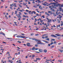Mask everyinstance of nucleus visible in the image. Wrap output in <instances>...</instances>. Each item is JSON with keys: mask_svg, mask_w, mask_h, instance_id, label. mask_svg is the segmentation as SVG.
Here are the masks:
<instances>
[{"mask_svg": "<svg viewBox=\"0 0 63 63\" xmlns=\"http://www.w3.org/2000/svg\"><path fill=\"white\" fill-rule=\"evenodd\" d=\"M35 46L36 47H38V45L37 44H35Z\"/></svg>", "mask_w": 63, "mask_h": 63, "instance_id": "7c9ffc66", "label": "nucleus"}, {"mask_svg": "<svg viewBox=\"0 0 63 63\" xmlns=\"http://www.w3.org/2000/svg\"><path fill=\"white\" fill-rule=\"evenodd\" d=\"M45 36H43L42 37V38H43V39H45Z\"/></svg>", "mask_w": 63, "mask_h": 63, "instance_id": "09e8293b", "label": "nucleus"}, {"mask_svg": "<svg viewBox=\"0 0 63 63\" xmlns=\"http://www.w3.org/2000/svg\"><path fill=\"white\" fill-rule=\"evenodd\" d=\"M57 43V42H56V41H54V44H56Z\"/></svg>", "mask_w": 63, "mask_h": 63, "instance_id": "473e14b6", "label": "nucleus"}, {"mask_svg": "<svg viewBox=\"0 0 63 63\" xmlns=\"http://www.w3.org/2000/svg\"><path fill=\"white\" fill-rule=\"evenodd\" d=\"M54 47V46H51V48H53V47Z\"/></svg>", "mask_w": 63, "mask_h": 63, "instance_id": "e433bc0d", "label": "nucleus"}, {"mask_svg": "<svg viewBox=\"0 0 63 63\" xmlns=\"http://www.w3.org/2000/svg\"><path fill=\"white\" fill-rule=\"evenodd\" d=\"M37 1L38 2H39V3H41V1H40V0H37Z\"/></svg>", "mask_w": 63, "mask_h": 63, "instance_id": "6ab92c4d", "label": "nucleus"}, {"mask_svg": "<svg viewBox=\"0 0 63 63\" xmlns=\"http://www.w3.org/2000/svg\"><path fill=\"white\" fill-rule=\"evenodd\" d=\"M45 38H48V36H46V37H45Z\"/></svg>", "mask_w": 63, "mask_h": 63, "instance_id": "0e129e2a", "label": "nucleus"}, {"mask_svg": "<svg viewBox=\"0 0 63 63\" xmlns=\"http://www.w3.org/2000/svg\"><path fill=\"white\" fill-rule=\"evenodd\" d=\"M44 52L45 53H47V50L46 49L44 50Z\"/></svg>", "mask_w": 63, "mask_h": 63, "instance_id": "f8f14e48", "label": "nucleus"}, {"mask_svg": "<svg viewBox=\"0 0 63 63\" xmlns=\"http://www.w3.org/2000/svg\"><path fill=\"white\" fill-rule=\"evenodd\" d=\"M59 10H60V11H61L62 10V8L60 7L59 8Z\"/></svg>", "mask_w": 63, "mask_h": 63, "instance_id": "dca6fc26", "label": "nucleus"}, {"mask_svg": "<svg viewBox=\"0 0 63 63\" xmlns=\"http://www.w3.org/2000/svg\"><path fill=\"white\" fill-rule=\"evenodd\" d=\"M16 37H17V38H19V35H17L16 36Z\"/></svg>", "mask_w": 63, "mask_h": 63, "instance_id": "ea45409f", "label": "nucleus"}, {"mask_svg": "<svg viewBox=\"0 0 63 63\" xmlns=\"http://www.w3.org/2000/svg\"><path fill=\"white\" fill-rule=\"evenodd\" d=\"M14 2H16V3L17 2V0H15L14 1Z\"/></svg>", "mask_w": 63, "mask_h": 63, "instance_id": "a18cd8bd", "label": "nucleus"}, {"mask_svg": "<svg viewBox=\"0 0 63 63\" xmlns=\"http://www.w3.org/2000/svg\"><path fill=\"white\" fill-rule=\"evenodd\" d=\"M54 4V2H53V3H50V4H49V5H50V4Z\"/></svg>", "mask_w": 63, "mask_h": 63, "instance_id": "a211bd4d", "label": "nucleus"}, {"mask_svg": "<svg viewBox=\"0 0 63 63\" xmlns=\"http://www.w3.org/2000/svg\"><path fill=\"white\" fill-rule=\"evenodd\" d=\"M26 12H28V11H29V10H26Z\"/></svg>", "mask_w": 63, "mask_h": 63, "instance_id": "bf43d9fd", "label": "nucleus"}, {"mask_svg": "<svg viewBox=\"0 0 63 63\" xmlns=\"http://www.w3.org/2000/svg\"><path fill=\"white\" fill-rule=\"evenodd\" d=\"M19 11H20V12H22V10H19Z\"/></svg>", "mask_w": 63, "mask_h": 63, "instance_id": "5fc2aeb1", "label": "nucleus"}, {"mask_svg": "<svg viewBox=\"0 0 63 63\" xmlns=\"http://www.w3.org/2000/svg\"><path fill=\"white\" fill-rule=\"evenodd\" d=\"M23 17H26V16L24 15H23Z\"/></svg>", "mask_w": 63, "mask_h": 63, "instance_id": "bb28decb", "label": "nucleus"}, {"mask_svg": "<svg viewBox=\"0 0 63 63\" xmlns=\"http://www.w3.org/2000/svg\"><path fill=\"white\" fill-rule=\"evenodd\" d=\"M60 7H63V4H60Z\"/></svg>", "mask_w": 63, "mask_h": 63, "instance_id": "393cba45", "label": "nucleus"}, {"mask_svg": "<svg viewBox=\"0 0 63 63\" xmlns=\"http://www.w3.org/2000/svg\"><path fill=\"white\" fill-rule=\"evenodd\" d=\"M20 19H21V17H20V18H18V20H20Z\"/></svg>", "mask_w": 63, "mask_h": 63, "instance_id": "3c124183", "label": "nucleus"}, {"mask_svg": "<svg viewBox=\"0 0 63 63\" xmlns=\"http://www.w3.org/2000/svg\"><path fill=\"white\" fill-rule=\"evenodd\" d=\"M8 62H12V60H9Z\"/></svg>", "mask_w": 63, "mask_h": 63, "instance_id": "a878e982", "label": "nucleus"}, {"mask_svg": "<svg viewBox=\"0 0 63 63\" xmlns=\"http://www.w3.org/2000/svg\"><path fill=\"white\" fill-rule=\"evenodd\" d=\"M47 41H49V39L48 38H47Z\"/></svg>", "mask_w": 63, "mask_h": 63, "instance_id": "864d4df0", "label": "nucleus"}, {"mask_svg": "<svg viewBox=\"0 0 63 63\" xmlns=\"http://www.w3.org/2000/svg\"><path fill=\"white\" fill-rule=\"evenodd\" d=\"M44 21L43 20H41L40 22L41 23H42V22H43Z\"/></svg>", "mask_w": 63, "mask_h": 63, "instance_id": "49530a36", "label": "nucleus"}, {"mask_svg": "<svg viewBox=\"0 0 63 63\" xmlns=\"http://www.w3.org/2000/svg\"><path fill=\"white\" fill-rule=\"evenodd\" d=\"M55 35H56V36H61V35L60 34H55Z\"/></svg>", "mask_w": 63, "mask_h": 63, "instance_id": "ddd939ff", "label": "nucleus"}, {"mask_svg": "<svg viewBox=\"0 0 63 63\" xmlns=\"http://www.w3.org/2000/svg\"><path fill=\"white\" fill-rule=\"evenodd\" d=\"M33 12L34 14H36V12H35L34 11H33Z\"/></svg>", "mask_w": 63, "mask_h": 63, "instance_id": "f704fd0d", "label": "nucleus"}, {"mask_svg": "<svg viewBox=\"0 0 63 63\" xmlns=\"http://www.w3.org/2000/svg\"><path fill=\"white\" fill-rule=\"evenodd\" d=\"M44 16H44V15H43V16H42V17H43V18H45Z\"/></svg>", "mask_w": 63, "mask_h": 63, "instance_id": "37998d69", "label": "nucleus"}, {"mask_svg": "<svg viewBox=\"0 0 63 63\" xmlns=\"http://www.w3.org/2000/svg\"><path fill=\"white\" fill-rule=\"evenodd\" d=\"M1 34H2V35H4V36L5 35V33L3 32H1Z\"/></svg>", "mask_w": 63, "mask_h": 63, "instance_id": "5701e85b", "label": "nucleus"}, {"mask_svg": "<svg viewBox=\"0 0 63 63\" xmlns=\"http://www.w3.org/2000/svg\"><path fill=\"white\" fill-rule=\"evenodd\" d=\"M39 50L40 52H43V51H44V50H43L41 49H39Z\"/></svg>", "mask_w": 63, "mask_h": 63, "instance_id": "6e6552de", "label": "nucleus"}, {"mask_svg": "<svg viewBox=\"0 0 63 63\" xmlns=\"http://www.w3.org/2000/svg\"><path fill=\"white\" fill-rule=\"evenodd\" d=\"M33 61H34V62H37V60H33Z\"/></svg>", "mask_w": 63, "mask_h": 63, "instance_id": "8fccbe9b", "label": "nucleus"}, {"mask_svg": "<svg viewBox=\"0 0 63 63\" xmlns=\"http://www.w3.org/2000/svg\"><path fill=\"white\" fill-rule=\"evenodd\" d=\"M3 43V44H6V43L4 42H2Z\"/></svg>", "mask_w": 63, "mask_h": 63, "instance_id": "052dcab7", "label": "nucleus"}, {"mask_svg": "<svg viewBox=\"0 0 63 63\" xmlns=\"http://www.w3.org/2000/svg\"><path fill=\"white\" fill-rule=\"evenodd\" d=\"M19 38H26H26H28L27 37H25V36H23L19 35Z\"/></svg>", "mask_w": 63, "mask_h": 63, "instance_id": "20e7f679", "label": "nucleus"}, {"mask_svg": "<svg viewBox=\"0 0 63 63\" xmlns=\"http://www.w3.org/2000/svg\"><path fill=\"white\" fill-rule=\"evenodd\" d=\"M38 29L39 28H37L36 29H35V30H38Z\"/></svg>", "mask_w": 63, "mask_h": 63, "instance_id": "69168bd1", "label": "nucleus"}, {"mask_svg": "<svg viewBox=\"0 0 63 63\" xmlns=\"http://www.w3.org/2000/svg\"><path fill=\"white\" fill-rule=\"evenodd\" d=\"M1 1L2 2H4V0H1Z\"/></svg>", "mask_w": 63, "mask_h": 63, "instance_id": "13d9d810", "label": "nucleus"}, {"mask_svg": "<svg viewBox=\"0 0 63 63\" xmlns=\"http://www.w3.org/2000/svg\"><path fill=\"white\" fill-rule=\"evenodd\" d=\"M57 20L58 22V23H60V20L57 19Z\"/></svg>", "mask_w": 63, "mask_h": 63, "instance_id": "4468645a", "label": "nucleus"}, {"mask_svg": "<svg viewBox=\"0 0 63 63\" xmlns=\"http://www.w3.org/2000/svg\"><path fill=\"white\" fill-rule=\"evenodd\" d=\"M46 18V19H47V20H48L47 22H49V23H50V22H51V21H52V20H51L49 19L47 17Z\"/></svg>", "mask_w": 63, "mask_h": 63, "instance_id": "f03ea898", "label": "nucleus"}, {"mask_svg": "<svg viewBox=\"0 0 63 63\" xmlns=\"http://www.w3.org/2000/svg\"><path fill=\"white\" fill-rule=\"evenodd\" d=\"M19 6L20 7H22V6H21V5H20V4H19Z\"/></svg>", "mask_w": 63, "mask_h": 63, "instance_id": "c03bdc74", "label": "nucleus"}, {"mask_svg": "<svg viewBox=\"0 0 63 63\" xmlns=\"http://www.w3.org/2000/svg\"><path fill=\"white\" fill-rule=\"evenodd\" d=\"M10 9H11V10H13V8H12V7H10Z\"/></svg>", "mask_w": 63, "mask_h": 63, "instance_id": "72a5a7b5", "label": "nucleus"}, {"mask_svg": "<svg viewBox=\"0 0 63 63\" xmlns=\"http://www.w3.org/2000/svg\"><path fill=\"white\" fill-rule=\"evenodd\" d=\"M36 60H41L39 58H36Z\"/></svg>", "mask_w": 63, "mask_h": 63, "instance_id": "f3484780", "label": "nucleus"}, {"mask_svg": "<svg viewBox=\"0 0 63 63\" xmlns=\"http://www.w3.org/2000/svg\"><path fill=\"white\" fill-rule=\"evenodd\" d=\"M56 14L57 15H58V12H56Z\"/></svg>", "mask_w": 63, "mask_h": 63, "instance_id": "4c0bfd02", "label": "nucleus"}, {"mask_svg": "<svg viewBox=\"0 0 63 63\" xmlns=\"http://www.w3.org/2000/svg\"><path fill=\"white\" fill-rule=\"evenodd\" d=\"M45 14H46V15H47V12H46L45 13Z\"/></svg>", "mask_w": 63, "mask_h": 63, "instance_id": "603ef678", "label": "nucleus"}, {"mask_svg": "<svg viewBox=\"0 0 63 63\" xmlns=\"http://www.w3.org/2000/svg\"><path fill=\"white\" fill-rule=\"evenodd\" d=\"M6 39H8V40H10V39H12V38H6Z\"/></svg>", "mask_w": 63, "mask_h": 63, "instance_id": "b1692460", "label": "nucleus"}, {"mask_svg": "<svg viewBox=\"0 0 63 63\" xmlns=\"http://www.w3.org/2000/svg\"><path fill=\"white\" fill-rule=\"evenodd\" d=\"M15 12H16V13H15V14H17V11H15Z\"/></svg>", "mask_w": 63, "mask_h": 63, "instance_id": "4d7b16f0", "label": "nucleus"}, {"mask_svg": "<svg viewBox=\"0 0 63 63\" xmlns=\"http://www.w3.org/2000/svg\"><path fill=\"white\" fill-rule=\"evenodd\" d=\"M51 36L52 37H55V38H57V36L55 35L52 34L51 35Z\"/></svg>", "mask_w": 63, "mask_h": 63, "instance_id": "39448f33", "label": "nucleus"}, {"mask_svg": "<svg viewBox=\"0 0 63 63\" xmlns=\"http://www.w3.org/2000/svg\"><path fill=\"white\" fill-rule=\"evenodd\" d=\"M57 6H60V4H58L57 5Z\"/></svg>", "mask_w": 63, "mask_h": 63, "instance_id": "c756f323", "label": "nucleus"}, {"mask_svg": "<svg viewBox=\"0 0 63 63\" xmlns=\"http://www.w3.org/2000/svg\"><path fill=\"white\" fill-rule=\"evenodd\" d=\"M59 18L60 19L62 17V16H61L60 15H59Z\"/></svg>", "mask_w": 63, "mask_h": 63, "instance_id": "9d476101", "label": "nucleus"}, {"mask_svg": "<svg viewBox=\"0 0 63 63\" xmlns=\"http://www.w3.org/2000/svg\"><path fill=\"white\" fill-rule=\"evenodd\" d=\"M51 40L53 41H55V39H52Z\"/></svg>", "mask_w": 63, "mask_h": 63, "instance_id": "58836bf2", "label": "nucleus"}, {"mask_svg": "<svg viewBox=\"0 0 63 63\" xmlns=\"http://www.w3.org/2000/svg\"><path fill=\"white\" fill-rule=\"evenodd\" d=\"M43 5H44V6H47V4H45V3H42Z\"/></svg>", "mask_w": 63, "mask_h": 63, "instance_id": "4be33fe9", "label": "nucleus"}, {"mask_svg": "<svg viewBox=\"0 0 63 63\" xmlns=\"http://www.w3.org/2000/svg\"><path fill=\"white\" fill-rule=\"evenodd\" d=\"M42 13H44V12L43 11H42V12H40V14H42Z\"/></svg>", "mask_w": 63, "mask_h": 63, "instance_id": "79ce46f5", "label": "nucleus"}, {"mask_svg": "<svg viewBox=\"0 0 63 63\" xmlns=\"http://www.w3.org/2000/svg\"><path fill=\"white\" fill-rule=\"evenodd\" d=\"M51 7L53 8H56V5L53 4L52 5Z\"/></svg>", "mask_w": 63, "mask_h": 63, "instance_id": "7ed1b4c3", "label": "nucleus"}, {"mask_svg": "<svg viewBox=\"0 0 63 63\" xmlns=\"http://www.w3.org/2000/svg\"><path fill=\"white\" fill-rule=\"evenodd\" d=\"M48 13L49 14H50L51 15V14H52V12L50 11H48Z\"/></svg>", "mask_w": 63, "mask_h": 63, "instance_id": "0eeeda50", "label": "nucleus"}, {"mask_svg": "<svg viewBox=\"0 0 63 63\" xmlns=\"http://www.w3.org/2000/svg\"><path fill=\"white\" fill-rule=\"evenodd\" d=\"M18 43H21V42H20L19 41H18Z\"/></svg>", "mask_w": 63, "mask_h": 63, "instance_id": "680f3d73", "label": "nucleus"}, {"mask_svg": "<svg viewBox=\"0 0 63 63\" xmlns=\"http://www.w3.org/2000/svg\"><path fill=\"white\" fill-rule=\"evenodd\" d=\"M38 35H39V34H35V36H38Z\"/></svg>", "mask_w": 63, "mask_h": 63, "instance_id": "338daca9", "label": "nucleus"}, {"mask_svg": "<svg viewBox=\"0 0 63 63\" xmlns=\"http://www.w3.org/2000/svg\"><path fill=\"white\" fill-rule=\"evenodd\" d=\"M29 14H31V11H30L28 12Z\"/></svg>", "mask_w": 63, "mask_h": 63, "instance_id": "cd10ccee", "label": "nucleus"}, {"mask_svg": "<svg viewBox=\"0 0 63 63\" xmlns=\"http://www.w3.org/2000/svg\"><path fill=\"white\" fill-rule=\"evenodd\" d=\"M31 36H32L33 35H34V33H32L31 34Z\"/></svg>", "mask_w": 63, "mask_h": 63, "instance_id": "a19ab883", "label": "nucleus"}, {"mask_svg": "<svg viewBox=\"0 0 63 63\" xmlns=\"http://www.w3.org/2000/svg\"><path fill=\"white\" fill-rule=\"evenodd\" d=\"M14 5H16V3H13L10 5V6L11 7H13L14 6Z\"/></svg>", "mask_w": 63, "mask_h": 63, "instance_id": "423d86ee", "label": "nucleus"}, {"mask_svg": "<svg viewBox=\"0 0 63 63\" xmlns=\"http://www.w3.org/2000/svg\"><path fill=\"white\" fill-rule=\"evenodd\" d=\"M61 38H60L59 37V38H58V40H60Z\"/></svg>", "mask_w": 63, "mask_h": 63, "instance_id": "e2e57ef3", "label": "nucleus"}, {"mask_svg": "<svg viewBox=\"0 0 63 63\" xmlns=\"http://www.w3.org/2000/svg\"><path fill=\"white\" fill-rule=\"evenodd\" d=\"M45 43H47V44H48V43H49V42H47V41H46L45 42Z\"/></svg>", "mask_w": 63, "mask_h": 63, "instance_id": "de8ad7c7", "label": "nucleus"}, {"mask_svg": "<svg viewBox=\"0 0 63 63\" xmlns=\"http://www.w3.org/2000/svg\"><path fill=\"white\" fill-rule=\"evenodd\" d=\"M27 46H28L29 47H32L31 45H27Z\"/></svg>", "mask_w": 63, "mask_h": 63, "instance_id": "c9c22d12", "label": "nucleus"}, {"mask_svg": "<svg viewBox=\"0 0 63 63\" xmlns=\"http://www.w3.org/2000/svg\"><path fill=\"white\" fill-rule=\"evenodd\" d=\"M39 9H40L41 10H43V9L42 8V6H39Z\"/></svg>", "mask_w": 63, "mask_h": 63, "instance_id": "9b49d317", "label": "nucleus"}, {"mask_svg": "<svg viewBox=\"0 0 63 63\" xmlns=\"http://www.w3.org/2000/svg\"><path fill=\"white\" fill-rule=\"evenodd\" d=\"M48 1L49 2H52V0H49Z\"/></svg>", "mask_w": 63, "mask_h": 63, "instance_id": "2f4dec72", "label": "nucleus"}, {"mask_svg": "<svg viewBox=\"0 0 63 63\" xmlns=\"http://www.w3.org/2000/svg\"><path fill=\"white\" fill-rule=\"evenodd\" d=\"M35 47H33L32 48V50H35Z\"/></svg>", "mask_w": 63, "mask_h": 63, "instance_id": "2eb2a0df", "label": "nucleus"}, {"mask_svg": "<svg viewBox=\"0 0 63 63\" xmlns=\"http://www.w3.org/2000/svg\"><path fill=\"white\" fill-rule=\"evenodd\" d=\"M32 58H33V57H34L35 56V55H32Z\"/></svg>", "mask_w": 63, "mask_h": 63, "instance_id": "412c9836", "label": "nucleus"}, {"mask_svg": "<svg viewBox=\"0 0 63 63\" xmlns=\"http://www.w3.org/2000/svg\"><path fill=\"white\" fill-rule=\"evenodd\" d=\"M23 5H26V3L25 4V3H23Z\"/></svg>", "mask_w": 63, "mask_h": 63, "instance_id": "c85d7f7f", "label": "nucleus"}, {"mask_svg": "<svg viewBox=\"0 0 63 63\" xmlns=\"http://www.w3.org/2000/svg\"><path fill=\"white\" fill-rule=\"evenodd\" d=\"M32 40H34L36 41H38V42L37 43V44H40V45H45V44L43 43H42V42L40 40L36 39L35 38H32Z\"/></svg>", "mask_w": 63, "mask_h": 63, "instance_id": "f257e3e1", "label": "nucleus"}, {"mask_svg": "<svg viewBox=\"0 0 63 63\" xmlns=\"http://www.w3.org/2000/svg\"><path fill=\"white\" fill-rule=\"evenodd\" d=\"M51 43L50 44V45H51L52 44H54V43H53V41H52V40H51Z\"/></svg>", "mask_w": 63, "mask_h": 63, "instance_id": "1a4fd4ad", "label": "nucleus"}, {"mask_svg": "<svg viewBox=\"0 0 63 63\" xmlns=\"http://www.w3.org/2000/svg\"><path fill=\"white\" fill-rule=\"evenodd\" d=\"M13 6H14V7H16V5H14Z\"/></svg>", "mask_w": 63, "mask_h": 63, "instance_id": "6e6d98bb", "label": "nucleus"}, {"mask_svg": "<svg viewBox=\"0 0 63 63\" xmlns=\"http://www.w3.org/2000/svg\"><path fill=\"white\" fill-rule=\"evenodd\" d=\"M19 14H20V15H21V12H19Z\"/></svg>", "mask_w": 63, "mask_h": 63, "instance_id": "774afa93", "label": "nucleus"}, {"mask_svg": "<svg viewBox=\"0 0 63 63\" xmlns=\"http://www.w3.org/2000/svg\"><path fill=\"white\" fill-rule=\"evenodd\" d=\"M27 45H30V43H27Z\"/></svg>", "mask_w": 63, "mask_h": 63, "instance_id": "aec40b11", "label": "nucleus"}]
</instances>
